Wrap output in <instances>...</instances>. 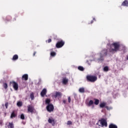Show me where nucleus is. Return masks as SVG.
<instances>
[{
    "instance_id": "nucleus-17",
    "label": "nucleus",
    "mask_w": 128,
    "mask_h": 128,
    "mask_svg": "<svg viewBox=\"0 0 128 128\" xmlns=\"http://www.w3.org/2000/svg\"><path fill=\"white\" fill-rule=\"evenodd\" d=\"M109 128H118V126H116L114 124H110L109 125Z\"/></svg>"
},
{
    "instance_id": "nucleus-20",
    "label": "nucleus",
    "mask_w": 128,
    "mask_h": 128,
    "mask_svg": "<svg viewBox=\"0 0 128 128\" xmlns=\"http://www.w3.org/2000/svg\"><path fill=\"white\" fill-rule=\"evenodd\" d=\"M12 60H18V54H15L13 56Z\"/></svg>"
},
{
    "instance_id": "nucleus-6",
    "label": "nucleus",
    "mask_w": 128,
    "mask_h": 128,
    "mask_svg": "<svg viewBox=\"0 0 128 128\" xmlns=\"http://www.w3.org/2000/svg\"><path fill=\"white\" fill-rule=\"evenodd\" d=\"M10 84H12L13 88H14V90H18V84L16 82L12 81L10 82Z\"/></svg>"
},
{
    "instance_id": "nucleus-3",
    "label": "nucleus",
    "mask_w": 128,
    "mask_h": 128,
    "mask_svg": "<svg viewBox=\"0 0 128 128\" xmlns=\"http://www.w3.org/2000/svg\"><path fill=\"white\" fill-rule=\"evenodd\" d=\"M87 82H94L98 80V77L94 76H87L86 77Z\"/></svg>"
},
{
    "instance_id": "nucleus-29",
    "label": "nucleus",
    "mask_w": 128,
    "mask_h": 128,
    "mask_svg": "<svg viewBox=\"0 0 128 128\" xmlns=\"http://www.w3.org/2000/svg\"><path fill=\"white\" fill-rule=\"evenodd\" d=\"M104 72H108V66H106L104 68Z\"/></svg>"
},
{
    "instance_id": "nucleus-21",
    "label": "nucleus",
    "mask_w": 128,
    "mask_h": 128,
    "mask_svg": "<svg viewBox=\"0 0 128 128\" xmlns=\"http://www.w3.org/2000/svg\"><path fill=\"white\" fill-rule=\"evenodd\" d=\"M94 104H96V106H98V104H100V100H98V99L94 98Z\"/></svg>"
},
{
    "instance_id": "nucleus-36",
    "label": "nucleus",
    "mask_w": 128,
    "mask_h": 128,
    "mask_svg": "<svg viewBox=\"0 0 128 128\" xmlns=\"http://www.w3.org/2000/svg\"><path fill=\"white\" fill-rule=\"evenodd\" d=\"M62 102H63V104H66V100H62Z\"/></svg>"
},
{
    "instance_id": "nucleus-9",
    "label": "nucleus",
    "mask_w": 128,
    "mask_h": 128,
    "mask_svg": "<svg viewBox=\"0 0 128 128\" xmlns=\"http://www.w3.org/2000/svg\"><path fill=\"white\" fill-rule=\"evenodd\" d=\"M100 122V124L102 126H108V122L106 120V119L102 118L99 120Z\"/></svg>"
},
{
    "instance_id": "nucleus-18",
    "label": "nucleus",
    "mask_w": 128,
    "mask_h": 128,
    "mask_svg": "<svg viewBox=\"0 0 128 128\" xmlns=\"http://www.w3.org/2000/svg\"><path fill=\"white\" fill-rule=\"evenodd\" d=\"M106 106V103L103 102H102L101 104H100V107L101 108H104V106Z\"/></svg>"
},
{
    "instance_id": "nucleus-34",
    "label": "nucleus",
    "mask_w": 128,
    "mask_h": 128,
    "mask_svg": "<svg viewBox=\"0 0 128 128\" xmlns=\"http://www.w3.org/2000/svg\"><path fill=\"white\" fill-rule=\"evenodd\" d=\"M5 106H6V108H8V102H6L5 104Z\"/></svg>"
},
{
    "instance_id": "nucleus-31",
    "label": "nucleus",
    "mask_w": 128,
    "mask_h": 128,
    "mask_svg": "<svg viewBox=\"0 0 128 128\" xmlns=\"http://www.w3.org/2000/svg\"><path fill=\"white\" fill-rule=\"evenodd\" d=\"M66 124H68V126L72 125V121H68Z\"/></svg>"
},
{
    "instance_id": "nucleus-19",
    "label": "nucleus",
    "mask_w": 128,
    "mask_h": 128,
    "mask_svg": "<svg viewBox=\"0 0 128 128\" xmlns=\"http://www.w3.org/2000/svg\"><path fill=\"white\" fill-rule=\"evenodd\" d=\"M79 92L84 94L85 92L84 88V87L80 88L78 90Z\"/></svg>"
},
{
    "instance_id": "nucleus-12",
    "label": "nucleus",
    "mask_w": 128,
    "mask_h": 128,
    "mask_svg": "<svg viewBox=\"0 0 128 128\" xmlns=\"http://www.w3.org/2000/svg\"><path fill=\"white\" fill-rule=\"evenodd\" d=\"M68 82V79L66 78H64L62 80V83L63 84H67Z\"/></svg>"
},
{
    "instance_id": "nucleus-14",
    "label": "nucleus",
    "mask_w": 128,
    "mask_h": 128,
    "mask_svg": "<svg viewBox=\"0 0 128 128\" xmlns=\"http://www.w3.org/2000/svg\"><path fill=\"white\" fill-rule=\"evenodd\" d=\"M53 50H54V49H52V48L50 50V52H51L50 53V56H52V58H54V56H56V52H53V51H52Z\"/></svg>"
},
{
    "instance_id": "nucleus-11",
    "label": "nucleus",
    "mask_w": 128,
    "mask_h": 128,
    "mask_svg": "<svg viewBox=\"0 0 128 128\" xmlns=\"http://www.w3.org/2000/svg\"><path fill=\"white\" fill-rule=\"evenodd\" d=\"M45 94H46V89L44 88L40 92V96L44 98Z\"/></svg>"
},
{
    "instance_id": "nucleus-38",
    "label": "nucleus",
    "mask_w": 128,
    "mask_h": 128,
    "mask_svg": "<svg viewBox=\"0 0 128 128\" xmlns=\"http://www.w3.org/2000/svg\"><path fill=\"white\" fill-rule=\"evenodd\" d=\"M36 52H34L33 54V56H36Z\"/></svg>"
},
{
    "instance_id": "nucleus-28",
    "label": "nucleus",
    "mask_w": 128,
    "mask_h": 128,
    "mask_svg": "<svg viewBox=\"0 0 128 128\" xmlns=\"http://www.w3.org/2000/svg\"><path fill=\"white\" fill-rule=\"evenodd\" d=\"M10 20H12V16H7L6 17V20H7L8 22H10Z\"/></svg>"
},
{
    "instance_id": "nucleus-22",
    "label": "nucleus",
    "mask_w": 128,
    "mask_h": 128,
    "mask_svg": "<svg viewBox=\"0 0 128 128\" xmlns=\"http://www.w3.org/2000/svg\"><path fill=\"white\" fill-rule=\"evenodd\" d=\"M92 104H94V101L92 100H90L88 103L87 104V106H92Z\"/></svg>"
},
{
    "instance_id": "nucleus-25",
    "label": "nucleus",
    "mask_w": 128,
    "mask_h": 128,
    "mask_svg": "<svg viewBox=\"0 0 128 128\" xmlns=\"http://www.w3.org/2000/svg\"><path fill=\"white\" fill-rule=\"evenodd\" d=\"M17 106H18L19 108H20V106H22V102H17Z\"/></svg>"
},
{
    "instance_id": "nucleus-8",
    "label": "nucleus",
    "mask_w": 128,
    "mask_h": 128,
    "mask_svg": "<svg viewBox=\"0 0 128 128\" xmlns=\"http://www.w3.org/2000/svg\"><path fill=\"white\" fill-rule=\"evenodd\" d=\"M27 108L28 112H30L31 114L34 112V107L32 105H28Z\"/></svg>"
},
{
    "instance_id": "nucleus-39",
    "label": "nucleus",
    "mask_w": 128,
    "mask_h": 128,
    "mask_svg": "<svg viewBox=\"0 0 128 128\" xmlns=\"http://www.w3.org/2000/svg\"><path fill=\"white\" fill-rule=\"evenodd\" d=\"M93 20H96V18H94Z\"/></svg>"
},
{
    "instance_id": "nucleus-35",
    "label": "nucleus",
    "mask_w": 128,
    "mask_h": 128,
    "mask_svg": "<svg viewBox=\"0 0 128 128\" xmlns=\"http://www.w3.org/2000/svg\"><path fill=\"white\" fill-rule=\"evenodd\" d=\"M48 44H50V42H52V39L51 38H49L48 40Z\"/></svg>"
},
{
    "instance_id": "nucleus-24",
    "label": "nucleus",
    "mask_w": 128,
    "mask_h": 128,
    "mask_svg": "<svg viewBox=\"0 0 128 128\" xmlns=\"http://www.w3.org/2000/svg\"><path fill=\"white\" fill-rule=\"evenodd\" d=\"M46 104L48 105L52 104H50V99H48V98L46 99Z\"/></svg>"
},
{
    "instance_id": "nucleus-2",
    "label": "nucleus",
    "mask_w": 128,
    "mask_h": 128,
    "mask_svg": "<svg viewBox=\"0 0 128 128\" xmlns=\"http://www.w3.org/2000/svg\"><path fill=\"white\" fill-rule=\"evenodd\" d=\"M108 49L102 50L100 53V58H98V60H104V56H108Z\"/></svg>"
},
{
    "instance_id": "nucleus-30",
    "label": "nucleus",
    "mask_w": 128,
    "mask_h": 128,
    "mask_svg": "<svg viewBox=\"0 0 128 128\" xmlns=\"http://www.w3.org/2000/svg\"><path fill=\"white\" fill-rule=\"evenodd\" d=\"M3 87L4 88H5V90H6V88H8V84L4 83L3 84Z\"/></svg>"
},
{
    "instance_id": "nucleus-7",
    "label": "nucleus",
    "mask_w": 128,
    "mask_h": 128,
    "mask_svg": "<svg viewBox=\"0 0 128 128\" xmlns=\"http://www.w3.org/2000/svg\"><path fill=\"white\" fill-rule=\"evenodd\" d=\"M46 108L48 112H54V105L52 104H48Z\"/></svg>"
},
{
    "instance_id": "nucleus-23",
    "label": "nucleus",
    "mask_w": 128,
    "mask_h": 128,
    "mask_svg": "<svg viewBox=\"0 0 128 128\" xmlns=\"http://www.w3.org/2000/svg\"><path fill=\"white\" fill-rule=\"evenodd\" d=\"M16 114L14 111L11 114L10 118H16Z\"/></svg>"
},
{
    "instance_id": "nucleus-13",
    "label": "nucleus",
    "mask_w": 128,
    "mask_h": 128,
    "mask_svg": "<svg viewBox=\"0 0 128 128\" xmlns=\"http://www.w3.org/2000/svg\"><path fill=\"white\" fill-rule=\"evenodd\" d=\"M28 80V74H24L22 76V80Z\"/></svg>"
},
{
    "instance_id": "nucleus-33",
    "label": "nucleus",
    "mask_w": 128,
    "mask_h": 128,
    "mask_svg": "<svg viewBox=\"0 0 128 128\" xmlns=\"http://www.w3.org/2000/svg\"><path fill=\"white\" fill-rule=\"evenodd\" d=\"M72 100V99L70 98V96L68 97V102H69V104H70V102Z\"/></svg>"
},
{
    "instance_id": "nucleus-10",
    "label": "nucleus",
    "mask_w": 128,
    "mask_h": 128,
    "mask_svg": "<svg viewBox=\"0 0 128 128\" xmlns=\"http://www.w3.org/2000/svg\"><path fill=\"white\" fill-rule=\"evenodd\" d=\"M62 94L59 92H56L55 94H53L52 97L56 98H62Z\"/></svg>"
},
{
    "instance_id": "nucleus-15",
    "label": "nucleus",
    "mask_w": 128,
    "mask_h": 128,
    "mask_svg": "<svg viewBox=\"0 0 128 128\" xmlns=\"http://www.w3.org/2000/svg\"><path fill=\"white\" fill-rule=\"evenodd\" d=\"M124 6H128V0H125L122 4Z\"/></svg>"
},
{
    "instance_id": "nucleus-1",
    "label": "nucleus",
    "mask_w": 128,
    "mask_h": 128,
    "mask_svg": "<svg viewBox=\"0 0 128 128\" xmlns=\"http://www.w3.org/2000/svg\"><path fill=\"white\" fill-rule=\"evenodd\" d=\"M120 45L118 42H114L110 45V48L109 49V52L112 54H116L118 50H120Z\"/></svg>"
},
{
    "instance_id": "nucleus-5",
    "label": "nucleus",
    "mask_w": 128,
    "mask_h": 128,
    "mask_svg": "<svg viewBox=\"0 0 128 128\" xmlns=\"http://www.w3.org/2000/svg\"><path fill=\"white\" fill-rule=\"evenodd\" d=\"M64 46V42L62 40H61L57 42L56 46L57 48H62Z\"/></svg>"
},
{
    "instance_id": "nucleus-16",
    "label": "nucleus",
    "mask_w": 128,
    "mask_h": 128,
    "mask_svg": "<svg viewBox=\"0 0 128 128\" xmlns=\"http://www.w3.org/2000/svg\"><path fill=\"white\" fill-rule=\"evenodd\" d=\"M8 128H14V123L12 122H9L8 126Z\"/></svg>"
},
{
    "instance_id": "nucleus-4",
    "label": "nucleus",
    "mask_w": 128,
    "mask_h": 128,
    "mask_svg": "<svg viewBox=\"0 0 128 128\" xmlns=\"http://www.w3.org/2000/svg\"><path fill=\"white\" fill-rule=\"evenodd\" d=\"M48 124H50L52 126H56V119L52 117H50L48 119Z\"/></svg>"
},
{
    "instance_id": "nucleus-32",
    "label": "nucleus",
    "mask_w": 128,
    "mask_h": 128,
    "mask_svg": "<svg viewBox=\"0 0 128 128\" xmlns=\"http://www.w3.org/2000/svg\"><path fill=\"white\" fill-rule=\"evenodd\" d=\"M20 118L21 120H24V114H21Z\"/></svg>"
},
{
    "instance_id": "nucleus-27",
    "label": "nucleus",
    "mask_w": 128,
    "mask_h": 128,
    "mask_svg": "<svg viewBox=\"0 0 128 128\" xmlns=\"http://www.w3.org/2000/svg\"><path fill=\"white\" fill-rule=\"evenodd\" d=\"M30 98L31 100H34V93H31L30 94Z\"/></svg>"
},
{
    "instance_id": "nucleus-37",
    "label": "nucleus",
    "mask_w": 128,
    "mask_h": 128,
    "mask_svg": "<svg viewBox=\"0 0 128 128\" xmlns=\"http://www.w3.org/2000/svg\"><path fill=\"white\" fill-rule=\"evenodd\" d=\"M94 24V20H91L90 24ZM90 24V23H88V24Z\"/></svg>"
},
{
    "instance_id": "nucleus-26",
    "label": "nucleus",
    "mask_w": 128,
    "mask_h": 128,
    "mask_svg": "<svg viewBox=\"0 0 128 128\" xmlns=\"http://www.w3.org/2000/svg\"><path fill=\"white\" fill-rule=\"evenodd\" d=\"M78 70H80L81 72H84V68L82 66H79L78 67Z\"/></svg>"
}]
</instances>
